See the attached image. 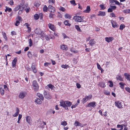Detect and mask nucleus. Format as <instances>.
<instances>
[{
    "label": "nucleus",
    "instance_id": "1",
    "mask_svg": "<svg viewBox=\"0 0 130 130\" xmlns=\"http://www.w3.org/2000/svg\"><path fill=\"white\" fill-rule=\"evenodd\" d=\"M60 105L64 108L66 110H68V107H70L72 104V103L70 101H63L62 100L60 101Z\"/></svg>",
    "mask_w": 130,
    "mask_h": 130
},
{
    "label": "nucleus",
    "instance_id": "2",
    "mask_svg": "<svg viewBox=\"0 0 130 130\" xmlns=\"http://www.w3.org/2000/svg\"><path fill=\"white\" fill-rule=\"evenodd\" d=\"M84 17L82 16H77L75 15L73 17V19L75 22H86V21H84L83 19Z\"/></svg>",
    "mask_w": 130,
    "mask_h": 130
},
{
    "label": "nucleus",
    "instance_id": "3",
    "mask_svg": "<svg viewBox=\"0 0 130 130\" xmlns=\"http://www.w3.org/2000/svg\"><path fill=\"white\" fill-rule=\"evenodd\" d=\"M35 33L38 35H40V37L44 38V37L45 34L42 30L39 28H36L34 30Z\"/></svg>",
    "mask_w": 130,
    "mask_h": 130
},
{
    "label": "nucleus",
    "instance_id": "4",
    "mask_svg": "<svg viewBox=\"0 0 130 130\" xmlns=\"http://www.w3.org/2000/svg\"><path fill=\"white\" fill-rule=\"evenodd\" d=\"M32 86L34 90L35 91H37L39 89V86L37 81L36 80H34L32 82Z\"/></svg>",
    "mask_w": 130,
    "mask_h": 130
},
{
    "label": "nucleus",
    "instance_id": "5",
    "mask_svg": "<svg viewBox=\"0 0 130 130\" xmlns=\"http://www.w3.org/2000/svg\"><path fill=\"white\" fill-rule=\"evenodd\" d=\"M92 96L91 94H90L88 96H86L85 98L83 99L82 101L83 104L85 103L88 101L90 100L92 98Z\"/></svg>",
    "mask_w": 130,
    "mask_h": 130
},
{
    "label": "nucleus",
    "instance_id": "6",
    "mask_svg": "<svg viewBox=\"0 0 130 130\" xmlns=\"http://www.w3.org/2000/svg\"><path fill=\"white\" fill-rule=\"evenodd\" d=\"M27 6L26 5H22V10H20L18 12V13L19 14H21V13L22 12V10L23 9L25 10L26 12L27 13H28L29 12V10L30 9V8L29 7H28L27 8L26 7Z\"/></svg>",
    "mask_w": 130,
    "mask_h": 130
},
{
    "label": "nucleus",
    "instance_id": "7",
    "mask_svg": "<svg viewBox=\"0 0 130 130\" xmlns=\"http://www.w3.org/2000/svg\"><path fill=\"white\" fill-rule=\"evenodd\" d=\"M43 94L45 98L47 99H51L52 98L51 96L48 92L45 91L44 92Z\"/></svg>",
    "mask_w": 130,
    "mask_h": 130
},
{
    "label": "nucleus",
    "instance_id": "8",
    "mask_svg": "<svg viewBox=\"0 0 130 130\" xmlns=\"http://www.w3.org/2000/svg\"><path fill=\"white\" fill-rule=\"evenodd\" d=\"M96 103L95 102H92L89 103L86 106L87 107H92L93 108L95 107L96 106Z\"/></svg>",
    "mask_w": 130,
    "mask_h": 130
},
{
    "label": "nucleus",
    "instance_id": "9",
    "mask_svg": "<svg viewBox=\"0 0 130 130\" xmlns=\"http://www.w3.org/2000/svg\"><path fill=\"white\" fill-rule=\"evenodd\" d=\"M115 106L119 108H123L122 102L119 101H117L115 102Z\"/></svg>",
    "mask_w": 130,
    "mask_h": 130
},
{
    "label": "nucleus",
    "instance_id": "10",
    "mask_svg": "<svg viewBox=\"0 0 130 130\" xmlns=\"http://www.w3.org/2000/svg\"><path fill=\"white\" fill-rule=\"evenodd\" d=\"M74 125L76 126H79L82 127L85 126L86 124H82L78 121H76L74 123Z\"/></svg>",
    "mask_w": 130,
    "mask_h": 130
},
{
    "label": "nucleus",
    "instance_id": "11",
    "mask_svg": "<svg viewBox=\"0 0 130 130\" xmlns=\"http://www.w3.org/2000/svg\"><path fill=\"white\" fill-rule=\"evenodd\" d=\"M48 10L51 12L54 13L55 12V8L52 6L50 5L48 7Z\"/></svg>",
    "mask_w": 130,
    "mask_h": 130
},
{
    "label": "nucleus",
    "instance_id": "12",
    "mask_svg": "<svg viewBox=\"0 0 130 130\" xmlns=\"http://www.w3.org/2000/svg\"><path fill=\"white\" fill-rule=\"evenodd\" d=\"M60 48L63 51H67L68 50L67 46L65 44H62L60 46Z\"/></svg>",
    "mask_w": 130,
    "mask_h": 130
},
{
    "label": "nucleus",
    "instance_id": "13",
    "mask_svg": "<svg viewBox=\"0 0 130 130\" xmlns=\"http://www.w3.org/2000/svg\"><path fill=\"white\" fill-rule=\"evenodd\" d=\"M31 69L32 72L34 73H36L37 72V70L35 64L33 63L32 64L31 66Z\"/></svg>",
    "mask_w": 130,
    "mask_h": 130
},
{
    "label": "nucleus",
    "instance_id": "14",
    "mask_svg": "<svg viewBox=\"0 0 130 130\" xmlns=\"http://www.w3.org/2000/svg\"><path fill=\"white\" fill-rule=\"evenodd\" d=\"M48 25L50 29L53 31H55L56 30V27L53 25L51 23H49Z\"/></svg>",
    "mask_w": 130,
    "mask_h": 130
},
{
    "label": "nucleus",
    "instance_id": "15",
    "mask_svg": "<svg viewBox=\"0 0 130 130\" xmlns=\"http://www.w3.org/2000/svg\"><path fill=\"white\" fill-rule=\"evenodd\" d=\"M26 95V92H21L19 94V97L20 98L23 99L25 96Z\"/></svg>",
    "mask_w": 130,
    "mask_h": 130
},
{
    "label": "nucleus",
    "instance_id": "16",
    "mask_svg": "<svg viewBox=\"0 0 130 130\" xmlns=\"http://www.w3.org/2000/svg\"><path fill=\"white\" fill-rule=\"evenodd\" d=\"M111 23L112 26L113 28H115L116 27H119V25L115 22L112 20L111 21Z\"/></svg>",
    "mask_w": 130,
    "mask_h": 130
},
{
    "label": "nucleus",
    "instance_id": "17",
    "mask_svg": "<svg viewBox=\"0 0 130 130\" xmlns=\"http://www.w3.org/2000/svg\"><path fill=\"white\" fill-rule=\"evenodd\" d=\"M113 37H106L105 38V40L108 43H109L114 40Z\"/></svg>",
    "mask_w": 130,
    "mask_h": 130
},
{
    "label": "nucleus",
    "instance_id": "18",
    "mask_svg": "<svg viewBox=\"0 0 130 130\" xmlns=\"http://www.w3.org/2000/svg\"><path fill=\"white\" fill-rule=\"evenodd\" d=\"M26 120L27 122L29 124H30L31 123V122L32 121L31 117L28 116H27L26 117Z\"/></svg>",
    "mask_w": 130,
    "mask_h": 130
},
{
    "label": "nucleus",
    "instance_id": "19",
    "mask_svg": "<svg viewBox=\"0 0 130 130\" xmlns=\"http://www.w3.org/2000/svg\"><path fill=\"white\" fill-rule=\"evenodd\" d=\"M91 10L90 7L89 6H87V7L86 9L83 11V12L89 13Z\"/></svg>",
    "mask_w": 130,
    "mask_h": 130
},
{
    "label": "nucleus",
    "instance_id": "20",
    "mask_svg": "<svg viewBox=\"0 0 130 130\" xmlns=\"http://www.w3.org/2000/svg\"><path fill=\"white\" fill-rule=\"evenodd\" d=\"M96 42L94 41V39H91L90 40L89 44L91 46H93L95 44Z\"/></svg>",
    "mask_w": 130,
    "mask_h": 130
},
{
    "label": "nucleus",
    "instance_id": "21",
    "mask_svg": "<svg viewBox=\"0 0 130 130\" xmlns=\"http://www.w3.org/2000/svg\"><path fill=\"white\" fill-rule=\"evenodd\" d=\"M17 57L15 58L12 61V64L13 67H15L16 66V64L17 62Z\"/></svg>",
    "mask_w": 130,
    "mask_h": 130
},
{
    "label": "nucleus",
    "instance_id": "22",
    "mask_svg": "<svg viewBox=\"0 0 130 130\" xmlns=\"http://www.w3.org/2000/svg\"><path fill=\"white\" fill-rule=\"evenodd\" d=\"M124 75L125 78L127 79V80L130 81V75L127 73H125L124 74Z\"/></svg>",
    "mask_w": 130,
    "mask_h": 130
},
{
    "label": "nucleus",
    "instance_id": "23",
    "mask_svg": "<svg viewBox=\"0 0 130 130\" xmlns=\"http://www.w3.org/2000/svg\"><path fill=\"white\" fill-rule=\"evenodd\" d=\"M16 112L13 115V116L14 117H17L19 114L20 110L17 107L16 109Z\"/></svg>",
    "mask_w": 130,
    "mask_h": 130
},
{
    "label": "nucleus",
    "instance_id": "24",
    "mask_svg": "<svg viewBox=\"0 0 130 130\" xmlns=\"http://www.w3.org/2000/svg\"><path fill=\"white\" fill-rule=\"evenodd\" d=\"M99 85L101 87L104 88L106 87L105 83L104 82H100L99 83Z\"/></svg>",
    "mask_w": 130,
    "mask_h": 130
},
{
    "label": "nucleus",
    "instance_id": "25",
    "mask_svg": "<svg viewBox=\"0 0 130 130\" xmlns=\"http://www.w3.org/2000/svg\"><path fill=\"white\" fill-rule=\"evenodd\" d=\"M116 78L117 80H119L120 81H123V79L121 75H117L116 76Z\"/></svg>",
    "mask_w": 130,
    "mask_h": 130
},
{
    "label": "nucleus",
    "instance_id": "26",
    "mask_svg": "<svg viewBox=\"0 0 130 130\" xmlns=\"http://www.w3.org/2000/svg\"><path fill=\"white\" fill-rule=\"evenodd\" d=\"M37 96L39 97V98L41 99L42 101L44 99V98L43 95L39 93H37Z\"/></svg>",
    "mask_w": 130,
    "mask_h": 130
},
{
    "label": "nucleus",
    "instance_id": "27",
    "mask_svg": "<svg viewBox=\"0 0 130 130\" xmlns=\"http://www.w3.org/2000/svg\"><path fill=\"white\" fill-rule=\"evenodd\" d=\"M22 5H19L15 7L14 9V10L15 11H17L19 10V9H21L22 8Z\"/></svg>",
    "mask_w": 130,
    "mask_h": 130
},
{
    "label": "nucleus",
    "instance_id": "28",
    "mask_svg": "<svg viewBox=\"0 0 130 130\" xmlns=\"http://www.w3.org/2000/svg\"><path fill=\"white\" fill-rule=\"evenodd\" d=\"M35 102L37 104H40L42 103V102L41 100L38 98L36 99L35 100Z\"/></svg>",
    "mask_w": 130,
    "mask_h": 130
},
{
    "label": "nucleus",
    "instance_id": "29",
    "mask_svg": "<svg viewBox=\"0 0 130 130\" xmlns=\"http://www.w3.org/2000/svg\"><path fill=\"white\" fill-rule=\"evenodd\" d=\"M99 13L97 15L98 16H104L106 14L105 12L101 11H99Z\"/></svg>",
    "mask_w": 130,
    "mask_h": 130
},
{
    "label": "nucleus",
    "instance_id": "30",
    "mask_svg": "<svg viewBox=\"0 0 130 130\" xmlns=\"http://www.w3.org/2000/svg\"><path fill=\"white\" fill-rule=\"evenodd\" d=\"M72 15L68 13H66L64 15V17L66 19H70L71 18Z\"/></svg>",
    "mask_w": 130,
    "mask_h": 130
},
{
    "label": "nucleus",
    "instance_id": "31",
    "mask_svg": "<svg viewBox=\"0 0 130 130\" xmlns=\"http://www.w3.org/2000/svg\"><path fill=\"white\" fill-rule=\"evenodd\" d=\"M123 126H124L123 124L117 125V127L118 128H120V129H118L117 130H122L123 128Z\"/></svg>",
    "mask_w": 130,
    "mask_h": 130
},
{
    "label": "nucleus",
    "instance_id": "32",
    "mask_svg": "<svg viewBox=\"0 0 130 130\" xmlns=\"http://www.w3.org/2000/svg\"><path fill=\"white\" fill-rule=\"evenodd\" d=\"M75 28L77 31L80 32H82L81 30L80 29L79 26L78 25H75Z\"/></svg>",
    "mask_w": 130,
    "mask_h": 130
},
{
    "label": "nucleus",
    "instance_id": "33",
    "mask_svg": "<svg viewBox=\"0 0 130 130\" xmlns=\"http://www.w3.org/2000/svg\"><path fill=\"white\" fill-rule=\"evenodd\" d=\"M69 21L67 20H66L64 22V24L66 26H70L71 24L69 23Z\"/></svg>",
    "mask_w": 130,
    "mask_h": 130
},
{
    "label": "nucleus",
    "instance_id": "34",
    "mask_svg": "<svg viewBox=\"0 0 130 130\" xmlns=\"http://www.w3.org/2000/svg\"><path fill=\"white\" fill-rule=\"evenodd\" d=\"M47 86H48V87L49 88L51 89V90H54L55 88V87H54V86L51 84H48L47 85Z\"/></svg>",
    "mask_w": 130,
    "mask_h": 130
},
{
    "label": "nucleus",
    "instance_id": "35",
    "mask_svg": "<svg viewBox=\"0 0 130 130\" xmlns=\"http://www.w3.org/2000/svg\"><path fill=\"white\" fill-rule=\"evenodd\" d=\"M34 17L35 19L36 20H38L39 18V14H35L34 15Z\"/></svg>",
    "mask_w": 130,
    "mask_h": 130
},
{
    "label": "nucleus",
    "instance_id": "36",
    "mask_svg": "<svg viewBox=\"0 0 130 130\" xmlns=\"http://www.w3.org/2000/svg\"><path fill=\"white\" fill-rule=\"evenodd\" d=\"M28 56L29 58H32V55L31 52L30 51H28L27 53Z\"/></svg>",
    "mask_w": 130,
    "mask_h": 130
},
{
    "label": "nucleus",
    "instance_id": "37",
    "mask_svg": "<svg viewBox=\"0 0 130 130\" xmlns=\"http://www.w3.org/2000/svg\"><path fill=\"white\" fill-rule=\"evenodd\" d=\"M104 93L105 95H109L110 94V93L109 91L107 90H105L103 92Z\"/></svg>",
    "mask_w": 130,
    "mask_h": 130
},
{
    "label": "nucleus",
    "instance_id": "38",
    "mask_svg": "<svg viewBox=\"0 0 130 130\" xmlns=\"http://www.w3.org/2000/svg\"><path fill=\"white\" fill-rule=\"evenodd\" d=\"M2 34L5 40H7V37L6 36V33H5V32L2 31Z\"/></svg>",
    "mask_w": 130,
    "mask_h": 130
},
{
    "label": "nucleus",
    "instance_id": "39",
    "mask_svg": "<svg viewBox=\"0 0 130 130\" xmlns=\"http://www.w3.org/2000/svg\"><path fill=\"white\" fill-rule=\"evenodd\" d=\"M124 13H130V9H127L123 10Z\"/></svg>",
    "mask_w": 130,
    "mask_h": 130
},
{
    "label": "nucleus",
    "instance_id": "40",
    "mask_svg": "<svg viewBox=\"0 0 130 130\" xmlns=\"http://www.w3.org/2000/svg\"><path fill=\"white\" fill-rule=\"evenodd\" d=\"M61 67L62 68L64 69H67L69 67V66L67 64H63L61 65Z\"/></svg>",
    "mask_w": 130,
    "mask_h": 130
},
{
    "label": "nucleus",
    "instance_id": "41",
    "mask_svg": "<svg viewBox=\"0 0 130 130\" xmlns=\"http://www.w3.org/2000/svg\"><path fill=\"white\" fill-rule=\"evenodd\" d=\"M47 7L46 5H45L43 7V10L44 12H45L47 11Z\"/></svg>",
    "mask_w": 130,
    "mask_h": 130
},
{
    "label": "nucleus",
    "instance_id": "42",
    "mask_svg": "<svg viewBox=\"0 0 130 130\" xmlns=\"http://www.w3.org/2000/svg\"><path fill=\"white\" fill-rule=\"evenodd\" d=\"M125 27V26L124 24H121L120 25L119 29L122 30Z\"/></svg>",
    "mask_w": 130,
    "mask_h": 130
},
{
    "label": "nucleus",
    "instance_id": "43",
    "mask_svg": "<svg viewBox=\"0 0 130 130\" xmlns=\"http://www.w3.org/2000/svg\"><path fill=\"white\" fill-rule=\"evenodd\" d=\"M52 112L53 114H54L55 112L54 110H53L52 109H50L47 112V113L48 114H51Z\"/></svg>",
    "mask_w": 130,
    "mask_h": 130
},
{
    "label": "nucleus",
    "instance_id": "44",
    "mask_svg": "<svg viewBox=\"0 0 130 130\" xmlns=\"http://www.w3.org/2000/svg\"><path fill=\"white\" fill-rule=\"evenodd\" d=\"M61 125L65 126L67 124V123L66 121H64L61 122Z\"/></svg>",
    "mask_w": 130,
    "mask_h": 130
},
{
    "label": "nucleus",
    "instance_id": "45",
    "mask_svg": "<svg viewBox=\"0 0 130 130\" xmlns=\"http://www.w3.org/2000/svg\"><path fill=\"white\" fill-rule=\"evenodd\" d=\"M119 85L121 86L120 87L123 89L124 88V86L125 85V84L122 82H120L119 83Z\"/></svg>",
    "mask_w": 130,
    "mask_h": 130
},
{
    "label": "nucleus",
    "instance_id": "46",
    "mask_svg": "<svg viewBox=\"0 0 130 130\" xmlns=\"http://www.w3.org/2000/svg\"><path fill=\"white\" fill-rule=\"evenodd\" d=\"M97 65L98 68L101 71H103V69L101 68L100 65L98 63H97Z\"/></svg>",
    "mask_w": 130,
    "mask_h": 130
},
{
    "label": "nucleus",
    "instance_id": "47",
    "mask_svg": "<svg viewBox=\"0 0 130 130\" xmlns=\"http://www.w3.org/2000/svg\"><path fill=\"white\" fill-rule=\"evenodd\" d=\"M70 3L72 4L74 6L76 5V4L75 3V0L70 1Z\"/></svg>",
    "mask_w": 130,
    "mask_h": 130
},
{
    "label": "nucleus",
    "instance_id": "48",
    "mask_svg": "<svg viewBox=\"0 0 130 130\" xmlns=\"http://www.w3.org/2000/svg\"><path fill=\"white\" fill-rule=\"evenodd\" d=\"M100 7L101 8V9L104 10L106 8V7L104 6V5L103 4H101L100 5Z\"/></svg>",
    "mask_w": 130,
    "mask_h": 130
},
{
    "label": "nucleus",
    "instance_id": "49",
    "mask_svg": "<svg viewBox=\"0 0 130 130\" xmlns=\"http://www.w3.org/2000/svg\"><path fill=\"white\" fill-rule=\"evenodd\" d=\"M59 9L63 12L65 11L66 10V9L64 8L61 6L60 7Z\"/></svg>",
    "mask_w": 130,
    "mask_h": 130
},
{
    "label": "nucleus",
    "instance_id": "50",
    "mask_svg": "<svg viewBox=\"0 0 130 130\" xmlns=\"http://www.w3.org/2000/svg\"><path fill=\"white\" fill-rule=\"evenodd\" d=\"M29 46L31 47L32 45V40L31 39H29Z\"/></svg>",
    "mask_w": 130,
    "mask_h": 130
},
{
    "label": "nucleus",
    "instance_id": "51",
    "mask_svg": "<svg viewBox=\"0 0 130 130\" xmlns=\"http://www.w3.org/2000/svg\"><path fill=\"white\" fill-rule=\"evenodd\" d=\"M108 82L110 83L109 85V86L110 87H112L113 86V84L112 81H109Z\"/></svg>",
    "mask_w": 130,
    "mask_h": 130
},
{
    "label": "nucleus",
    "instance_id": "52",
    "mask_svg": "<svg viewBox=\"0 0 130 130\" xmlns=\"http://www.w3.org/2000/svg\"><path fill=\"white\" fill-rule=\"evenodd\" d=\"M34 6L36 7H39L40 4L38 2H35L34 4Z\"/></svg>",
    "mask_w": 130,
    "mask_h": 130
},
{
    "label": "nucleus",
    "instance_id": "53",
    "mask_svg": "<svg viewBox=\"0 0 130 130\" xmlns=\"http://www.w3.org/2000/svg\"><path fill=\"white\" fill-rule=\"evenodd\" d=\"M20 22L18 20H17L16 21V22L15 24V25L16 26H18L20 24Z\"/></svg>",
    "mask_w": 130,
    "mask_h": 130
},
{
    "label": "nucleus",
    "instance_id": "54",
    "mask_svg": "<svg viewBox=\"0 0 130 130\" xmlns=\"http://www.w3.org/2000/svg\"><path fill=\"white\" fill-rule=\"evenodd\" d=\"M54 15V14L50 13L49 14V17L50 18H53V16Z\"/></svg>",
    "mask_w": 130,
    "mask_h": 130
},
{
    "label": "nucleus",
    "instance_id": "55",
    "mask_svg": "<svg viewBox=\"0 0 130 130\" xmlns=\"http://www.w3.org/2000/svg\"><path fill=\"white\" fill-rule=\"evenodd\" d=\"M39 17H40V19L41 20H42L43 18V15L42 13H39Z\"/></svg>",
    "mask_w": 130,
    "mask_h": 130
},
{
    "label": "nucleus",
    "instance_id": "56",
    "mask_svg": "<svg viewBox=\"0 0 130 130\" xmlns=\"http://www.w3.org/2000/svg\"><path fill=\"white\" fill-rule=\"evenodd\" d=\"M126 90L130 93V88L128 87H127L125 88Z\"/></svg>",
    "mask_w": 130,
    "mask_h": 130
},
{
    "label": "nucleus",
    "instance_id": "57",
    "mask_svg": "<svg viewBox=\"0 0 130 130\" xmlns=\"http://www.w3.org/2000/svg\"><path fill=\"white\" fill-rule=\"evenodd\" d=\"M1 89V95H3L4 94V90L3 88H0Z\"/></svg>",
    "mask_w": 130,
    "mask_h": 130
},
{
    "label": "nucleus",
    "instance_id": "58",
    "mask_svg": "<svg viewBox=\"0 0 130 130\" xmlns=\"http://www.w3.org/2000/svg\"><path fill=\"white\" fill-rule=\"evenodd\" d=\"M62 35L63 36V37L64 39H65L66 38H69V37H67L66 35L64 33H63L62 34Z\"/></svg>",
    "mask_w": 130,
    "mask_h": 130
},
{
    "label": "nucleus",
    "instance_id": "59",
    "mask_svg": "<svg viewBox=\"0 0 130 130\" xmlns=\"http://www.w3.org/2000/svg\"><path fill=\"white\" fill-rule=\"evenodd\" d=\"M51 64L50 62H46L44 63V65L45 67H47L48 65H50Z\"/></svg>",
    "mask_w": 130,
    "mask_h": 130
},
{
    "label": "nucleus",
    "instance_id": "60",
    "mask_svg": "<svg viewBox=\"0 0 130 130\" xmlns=\"http://www.w3.org/2000/svg\"><path fill=\"white\" fill-rule=\"evenodd\" d=\"M48 2L50 3L54 4L55 3V0H49Z\"/></svg>",
    "mask_w": 130,
    "mask_h": 130
},
{
    "label": "nucleus",
    "instance_id": "61",
    "mask_svg": "<svg viewBox=\"0 0 130 130\" xmlns=\"http://www.w3.org/2000/svg\"><path fill=\"white\" fill-rule=\"evenodd\" d=\"M115 4L117 5H122V4L121 3H120L117 1H115Z\"/></svg>",
    "mask_w": 130,
    "mask_h": 130
},
{
    "label": "nucleus",
    "instance_id": "62",
    "mask_svg": "<svg viewBox=\"0 0 130 130\" xmlns=\"http://www.w3.org/2000/svg\"><path fill=\"white\" fill-rule=\"evenodd\" d=\"M9 3L11 5H13L14 4V2L12 0H10Z\"/></svg>",
    "mask_w": 130,
    "mask_h": 130
},
{
    "label": "nucleus",
    "instance_id": "63",
    "mask_svg": "<svg viewBox=\"0 0 130 130\" xmlns=\"http://www.w3.org/2000/svg\"><path fill=\"white\" fill-rule=\"evenodd\" d=\"M16 33L14 31H12L11 32V34L12 36L15 35H16Z\"/></svg>",
    "mask_w": 130,
    "mask_h": 130
},
{
    "label": "nucleus",
    "instance_id": "64",
    "mask_svg": "<svg viewBox=\"0 0 130 130\" xmlns=\"http://www.w3.org/2000/svg\"><path fill=\"white\" fill-rule=\"evenodd\" d=\"M110 7L112 10L115 9L116 8V7L115 6H110Z\"/></svg>",
    "mask_w": 130,
    "mask_h": 130
}]
</instances>
